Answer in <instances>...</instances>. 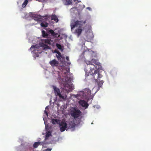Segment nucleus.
Masks as SVG:
<instances>
[{
	"mask_svg": "<svg viewBox=\"0 0 151 151\" xmlns=\"http://www.w3.org/2000/svg\"><path fill=\"white\" fill-rule=\"evenodd\" d=\"M86 63L87 65H90V70L91 71L96 68L97 69L95 70L93 74V76L95 81L98 82L100 78L103 76L102 75L99 73V71L98 69L101 67V63L96 60L94 59H92L91 61H86Z\"/></svg>",
	"mask_w": 151,
	"mask_h": 151,
	"instance_id": "nucleus-1",
	"label": "nucleus"
},
{
	"mask_svg": "<svg viewBox=\"0 0 151 151\" xmlns=\"http://www.w3.org/2000/svg\"><path fill=\"white\" fill-rule=\"evenodd\" d=\"M86 23V20H76L74 22H71L70 24L71 30L72 31L74 28L76 27L74 33L78 37L81 34L83 29H84L83 24Z\"/></svg>",
	"mask_w": 151,
	"mask_h": 151,
	"instance_id": "nucleus-2",
	"label": "nucleus"
},
{
	"mask_svg": "<svg viewBox=\"0 0 151 151\" xmlns=\"http://www.w3.org/2000/svg\"><path fill=\"white\" fill-rule=\"evenodd\" d=\"M91 91L88 88L85 89L84 91H82L80 92L81 96L83 98L88 101L90 99H92L94 96V94H92Z\"/></svg>",
	"mask_w": 151,
	"mask_h": 151,
	"instance_id": "nucleus-3",
	"label": "nucleus"
},
{
	"mask_svg": "<svg viewBox=\"0 0 151 151\" xmlns=\"http://www.w3.org/2000/svg\"><path fill=\"white\" fill-rule=\"evenodd\" d=\"M52 87L54 91V93L56 96H58L60 99L61 100V101L65 100L67 96H66L65 97L64 96L62 95L60 93V90L59 88L54 86H53Z\"/></svg>",
	"mask_w": 151,
	"mask_h": 151,
	"instance_id": "nucleus-4",
	"label": "nucleus"
},
{
	"mask_svg": "<svg viewBox=\"0 0 151 151\" xmlns=\"http://www.w3.org/2000/svg\"><path fill=\"white\" fill-rule=\"evenodd\" d=\"M63 90L67 93L70 91V90H72L74 89L73 84L69 83L67 82L63 84Z\"/></svg>",
	"mask_w": 151,
	"mask_h": 151,
	"instance_id": "nucleus-5",
	"label": "nucleus"
},
{
	"mask_svg": "<svg viewBox=\"0 0 151 151\" xmlns=\"http://www.w3.org/2000/svg\"><path fill=\"white\" fill-rule=\"evenodd\" d=\"M81 113V112L80 110L74 108L71 111V115L74 118H76L80 116Z\"/></svg>",
	"mask_w": 151,
	"mask_h": 151,
	"instance_id": "nucleus-6",
	"label": "nucleus"
},
{
	"mask_svg": "<svg viewBox=\"0 0 151 151\" xmlns=\"http://www.w3.org/2000/svg\"><path fill=\"white\" fill-rule=\"evenodd\" d=\"M59 122V124L60 128V130L61 132H63L67 128V124L65 121L63 120L60 122Z\"/></svg>",
	"mask_w": 151,
	"mask_h": 151,
	"instance_id": "nucleus-7",
	"label": "nucleus"
},
{
	"mask_svg": "<svg viewBox=\"0 0 151 151\" xmlns=\"http://www.w3.org/2000/svg\"><path fill=\"white\" fill-rule=\"evenodd\" d=\"M86 37L84 39L86 41L90 42L93 37V34L91 32H87L85 34Z\"/></svg>",
	"mask_w": 151,
	"mask_h": 151,
	"instance_id": "nucleus-8",
	"label": "nucleus"
},
{
	"mask_svg": "<svg viewBox=\"0 0 151 151\" xmlns=\"http://www.w3.org/2000/svg\"><path fill=\"white\" fill-rule=\"evenodd\" d=\"M49 63L52 67H57L59 65V62L55 59L50 61Z\"/></svg>",
	"mask_w": 151,
	"mask_h": 151,
	"instance_id": "nucleus-9",
	"label": "nucleus"
},
{
	"mask_svg": "<svg viewBox=\"0 0 151 151\" xmlns=\"http://www.w3.org/2000/svg\"><path fill=\"white\" fill-rule=\"evenodd\" d=\"M79 104L82 107H84L86 109L87 108L88 106V104L87 102L84 100H81L79 101Z\"/></svg>",
	"mask_w": 151,
	"mask_h": 151,
	"instance_id": "nucleus-10",
	"label": "nucleus"
},
{
	"mask_svg": "<svg viewBox=\"0 0 151 151\" xmlns=\"http://www.w3.org/2000/svg\"><path fill=\"white\" fill-rule=\"evenodd\" d=\"M44 41L45 43L49 44L50 45H52L53 42L52 40L51 39H45L44 40Z\"/></svg>",
	"mask_w": 151,
	"mask_h": 151,
	"instance_id": "nucleus-11",
	"label": "nucleus"
},
{
	"mask_svg": "<svg viewBox=\"0 0 151 151\" xmlns=\"http://www.w3.org/2000/svg\"><path fill=\"white\" fill-rule=\"evenodd\" d=\"M51 19L52 20H54L56 22H58V19L55 14L52 15Z\"/></svg>",
	"mask_w": 151,
	"mask_h": 151,
	"instance_id": "nucleus-12",
	"label": "nucleus"
},
{
	"mask_svg": "<svg viewBox=\"0 0 151 151\" xmlns=\"http://www.w3.org/2000/svg\"><path fill=\"white\" fill-rule=\"evenodd\" d=\"M75 124L72 122H69L68 124V129L73 128L75 127Z\"/></svg>",
	"mask_w": 151,
	"mask_h": 151,
	"instance_id": "nucleus-13",
	"label": "nucleus"
},
{
	"mask_svg": "<svg viewBox=\"0 0 151 151\" xmlns=\"http://www.w3.org/2000/svg\"><path fill=\"white\" fill-rule=\"evenodd\" d=\"M40 25L42 27H47L48 24L45 22H43L41 23Z\"/></svg>",
	"mask_w": 151,
	"mask_h": 151,
	"instance_id": "nucleus-14",
	"label": "nucleus"
},
{
	"mask_svg": "<svg viewBox=\"0 0 151 151\" xmlns=\"http://www.w3.org/2000/svg\"><path fill=\"white\" fill-rule=\"evenodd\" d=\"M59 121L57 119H52L51 120V122L53 124H59L58 122Z\"/></svg>",
	"mask_w": 151,
	"mask_h": 151,
	"instance_id": "nucleus-15",
	"label": "nucleus"
},
{
	"mask_svg": "<svg viewBox=\"0 0 151 151\" xmlns=\"http://www.w3.org/2000/svg\"><path fill=\"white\" fill-rule=\"evenodd\" d=\"M42 36L43 37H47L48 36V34L45 31L43 30L42 31Z\"/></svg>",
	"mask_w": 151,
	"mask_h": 151,
	"instance_id": "nucleus-16",
	"label": "nucleus"
},
{
	"mask_svg": "<svg viewBox=\"0 0 151 151\" xmlns=\"http://www.w3.org/2000/svg\"><path fill=\"white\" fill-rule=\"evenodd\" d=\"M98 83V89H99L102 86V85L104 83L103 81H101Z\"/></svg>",
	"mask_w": 151,
	"mask_h": 151,
	"instance_id": "nucleus-17",
	"label": "nucleus"
},
{
	"mask_svg": "<svg viewBox=\"0 0 151 151\" xmlns=\"http://www.w3.org/2000/svg\"><path fill=\"white\" fill-rule=\"evenodd\" d=\"M57 53L58 55H56V57L59 60H60L61 58V53L59 52H57Z\"/></svg>",
	"mask_w": 151,
	"mask_h": 151,
	"instance_id": "nucleus-18",
	"label": "nucleus"
},
{
	"mask_svg": "<svg viewBox=\"0 0 151 151\" xmlns=\"http://www.w3.org/2000/svg\"><path fill=\"white\" fill-rule=\"evenodd\" d=\"M49 32L53 36H55L56 35V33L54 31L51 29H50L49 30Z\"/></svg>",
	"mask_w": 151,
	"mask_h": 151,
	"instance_id": "nucleus-19",
	"label": "nucleus"
},
{
	"mask_svg": "<svg viewBox=\"0 0 151 151\" xmlns=\"http://www.w3.org/2000/svg\"><path fill=\"white\" fill-rule=\"evenodd\" d=\"M50 134L51 133L50 132H48L46 133L45 138V140H46L48 138Z\"/></svg>",
	"mask_w": 151,
	"mask_h": 151,
	"instance_id": "nucleus-20",
	"label": "nucleus"
},
{
	"mask_svg": "<svg viewBox=\"0 0 151 151\" xmlns=\"http://www.w3.org/2000/svg\"><path fill=\"white\" fill-rule=\"evenodd\" d=\"M28 2V0H25L22 4V6L23 7H24L27 4Z\"/></svg>",
	"mask_w": 151,
	"mask_h": 151,
	"instance_id": "nucleus-21",
	"label": "nucleus"
},
{
	"mask_svg": "<svg viewBox=\"0 0 151 151\" xmlns=\"http://www.w3.org/2000/svg\"><path fill=\"white\" fill-rule=\"evenodd\" d=\"M45 140H44L43 141L41 142H38L39 143V145H42V146H44L45 145H46L47 144V143L45 141Z\"/></svg>",
	"mask_w": 151,
	"mask_h": 151,
	"instance_id": "nucleus-22",
	"label": "nucleus"
},
{
	"mask_svg": "<svg viewBox=\"0 0 151 151\" xmlns=\"http://www.w3.org/2000/svg\"><path fill=\"white\" fill-rule=\"evenodd\" d=\"M39 145L38 142H36L34 143L33 145V147L34 148H36Z\"/></svg>",
	"mask_w": 151,
	"mask_h": 151,
	"instance_id": "nucleus-23",
	"label": "nucleus"
},
{
	"mask_svg": "<svg viewBox=\"0 0 151 151\" xmlns=\"http://www.w3.org/2000/svg\"><path fill=\"white\" fill-rule=\"evenodd\" d=\"M42 46L44 47V49L49 48V46H48L47 45L44 44V43H42Z\"/></svg>",
	"mask_w": 151,
	"mask_h": 151,
	"instance_id": "nucleus-24",
	"label": "nucleus"
},
{
	"mask_svg": "<svg viewBox=\"0 0 151 151\" xmlns=\"http://www.w3.org/2000/svg\"><path fill=\"white\" fill-rule=\"evenodd\" d=\"M56 46L58 49L60 50L62 49V46L60 45L56 44Z\"/></svg>",
	"mask_w": 151,
	"mask_h": 151,
	"instance_id": "nucleus-25",
	"label": "nucleus"
},
{
	"mask_svg": "<svg viewBox=\"0 0 151 151\" xmlns=\"http://www.w3.org/2000/svg\"><path fill=\"white\" fill-rule=\"evenodd\" d=\"M32 48H37V45H33L31 46V47L30 48V49H31Z\"/></svg>",
	"mask_w": 151,
	"mask_h": 151,
	"instance_id": "nucleus-26",
	"label": "nucleus"
},
{
	"mask_svg": "<svg viewBox=\"0 0 151 151\" xmlns=\"http://www.w3.org/2000/svg\"><path fill=\"white\" fill-rule=\"evenodd\" d=\"M51 148H47L45 150V151H51Z\"/></svg>",
	"mask_w": 151,
	"mask_h": 151,
	"instance_id": "nucleus-27",
	"label": "nucleus"
},
{
	"mask_svg": "<svg viewBox=\"0 0 151 151\" xmlns=\"http://www.w3.org/2000/svg\"><path fill=\"white\" fill-rule=\"evenodd\" d=\"M66 60L68 61H69V58L68 57V56H67L66 58Z\"/></svg>",
	"mask_w": 151,
	"mask_h": 151,
	"instance_id": "nucleus-28",
	"label": "nucleus"
},
{
	"mask_svg": "<svg viewBox=\"0 0 151 151\" xmlns=\"http://www.w3.org/2000/svg\"><path fill=\"white\" fill-rule=\"evenodd\" d=\"M45 114H46L47 115V116H48V113L45 110L44 111Z\"/></svg>",
	"mask_w": 151,
	"mask_h": 151,
	"instance_id": "nucleus-29",
	"label": "nucleus"
},
{
	"mask_svg": "<svg viewBox=\"0 0 151 151\" xmlns=\"http://www.w3.org/2000/svg\"><path fill=\"white\" fill-rule=\"evenodd\" d=\"M35 20L36 21H38L39 20V19L38 18H35Z\"/></svg>",
	"mask_w": 151,
	"mask_h": 151,
	"instance_id": "nucleus-30",
	"label": "nucleus"
},
{
	"mask_svg": "<svg viewBox=\"0 0 151 151\" xmlns=\"http://www.w3.org/2000/svg\"><path fill=\"white\" fill-rule=\"evenodd\" d=\"M67 64H68V65H70V63H69V62H68V63Z\"/></svg>",
	"mask_w": 151,
	"mask_h": 151,
	"instance_id": "nucleus-31",
	"label": "nucleus"
},
{
	"mask_svg": "<svg viewBox=\"0 0 151 151\" xmlns=\"http://www.w3.org/2000/svg\"><path fill=\"white\" fill-rule=\"evenodd\" d=\"M87 9H90V8L89 7H88L87 8Z\"/></svg>",
	"mask_w": 151,
	"mask_h": 151,
	"instance_id": "nucleus-32",
	"label": "nucleus"
},
{
	"mask_svg": "<svg viewBox=\"0 0 151 151\" xmlns=\"http://www.w3.org/2000/svg\"><path fill=\"white\" fill-rule=\"evenodd\" d=\"M78 0H74L75 1H77Z\"/></svg>",
	"mask_w": 151,
	"mask_h": 151,
	"instance_id": "nucleus-33",
	"label": "nucleus"
},
{
	"mask_svg": "<svg viewBox=\"0 0 151 151\" xmlns=\"http://www.w3.org/2000/svg\"><path fill=\"white\" fill-rule=\"evenodd\" d=\"M85 45V43H83V45Z\"/></svg>",
	"mask_w": 151,
	"mask_h": 151,
	"instance_id": "nucleus-34",
	"label": "nucleus"
},
{
	"mask_svg": "<svg viewBox=\"0 0 151 151\" xmlns=\"http://www.w3.org/2000/svg\"><path fill=\"white\" fill-rule=\"evenodd\" d=\"M96 91L95 92V93H94V94H95L96 93Z\"/></svg>",
	"mask_w": 151,
	"mask_h": 151,
	"instance_id": "nucleus-35",
	"label": "nucleus"
}]
</instances>
